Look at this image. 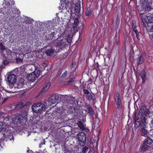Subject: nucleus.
<instances>
[{
	"label": "nucleus",
	"instance_id": "nucleus-57",
	"mask_svg": "<svg viewBox=\"0 0 153 153\" xmlns=\"http://www.w3.org/2000/svg\"><path fill=\"white\" fill-rule=\"evenodd\" d=\"M100 133H101V130H100V129L98 132V133L97 135H98L99 136L100 135Z\"/></svg>",
	"mask_w": 153,
	"mask_h": 153
},
{
	"label": "nucleus",
	"instance_id": "nucleus-50",
	"mask_svg": "<svg viewBox=\"0 0 153 153\" xmlns=\"http://www.w3.org/2000/svg\"><path fill=\"white\" fill-rule=\"evenodd\" d=\"M4 140H6V141H8L9 140V138L8 137V135H5L4 134Z\"/></svg>",
	"mask_w": 153,
	"mask_h": 153
},
{
	"label": "nucleus",
	"instance_id": "nucleus-29",
	"mask_svg": "<svg viewBox=\"0 0 153 153\" xmlns=\"http://www.w3.org/2000/svg\"><path fill=\"white\" fill-rule=\"evenodd\" d=\"M8 127L5 125L2 122L0 123V131H7L8 130Z\"/></svg>",
	"mask_w": 153,
	"mask_h": 153
},
{
	"label": "nucleus",
	"instance_id": "nucleus-10",
	"mask_svg": "<svg viewBox=\"0 0 153 153\" xmlns=\"http://www.w3.org/2000/svg\"><path fill=\"white\" fill-rule=\"evenodd\" d=\"M134 127L135 128L137 129L139 127H140L142 123H145L146 122L143 121L142 118L140 117L139 116H136V113H135L134 115Z\"/></svg>",
	"mask_w": 153,
	"mask_h": 153
},
{
	"label": "nucleus",
	"instance_id": "nucleus-39",
	"mask_svg": "<svg viewBox=\"0 0 153 153\" xmlns=\"http://www.w3.org/2000/svg\"><path fill=\"white\" fill-rule=\"evenodd\" d=\"M99 120L97 119H96V120H95L94 122V128H98L99 126Z\"/></svg>",
	"mask_w": 153,
	"mask_h": 153
},
{
	"label": "nucleus",
	"instance_id": "nucleus-22",
	"mask_svg": "<svg viewBox=\"0 0 153 153\" xmlns=\"http://www.w3.org/2000/svg\"><path fill=\"white\" fill-rule=\"evenodd\" d=\"M140 74L142 79V83H145L147 79L146 71L144 70H142L141 71Z\"/></svg>",
	"mask_w": 153,
	"mask_h": 153
},
{
	"label": "nucleus",
	"instance_id": "nucleus-28",
	"mask_svg": "<svg viewBox=\"0 0 153 153\" xmlns=\"http://www.w3.org/2000/svg\"><path fill=\"white\" fill-rule=\"evenodd\" d=\"M81 5L80 4L76 3L75 7V14L78 15L80 10Z\"/></svg>",
	"mask_w": 153,
	"mask_h": 153
},
{
	"label": "nucleus",
	"instance_id": "nucleus-3",
	"mask_svg": "<svg viewBox=\"0 0 153 153\" xmlns=\"http://www.w3.org/2000/svg\"><path fill=\"white\" fill-rule=\"evenodd\" d=\"M76 138L77 144L81 147L85 146L86 142V135L83 132H79L76 134Z\"/></svg>",
	"mask_w": 153,
	"mask_h": 153
},
{
	"label": "nucleus",
	"instance_id": "nucleus-49",
	"mask_svg": "<svg viewBox=\"0 0 153 153\" xmlns=\"http://www.w3.org/2000/svg\"><path fill=\"white\" fill-rule=\"evenodd\" d=\"M16 60V62L18 63L22 62V59L19 58H17Z\"/></svg>",
	"mask_w": 153,
	"mask_h": 153
},
{
	"label": "nucleus",
	"instance_id": "nucleus-15",
	"mask_svg": "<svg viewBox=\"0 0 153 153\" xmlns=\"http://www.w3.org/2000/svg\"><path fill=\"white\" fill-rule=\"evenodd\" d=\"M146 125L145 123H142L140 127L141 129L139 131L141 136L145 137L148 136L149 132L145 128Z\"/></svg>",
	"mask_w": 153,
	"mask_h": 153
},
{
	"label": "nucleus",
	"instance_id": "nucleus-16",
	"mask_svg": "<svg viewBox=\"0 0 153 153\" xmlns=\"http://www.w3.org/2000/svg\"><path fill=\"white\" fill-rule=\"evenodd\" d=\"M27 108L22 109L21 111V114H18L21 116V117L25 122H26L27 119Z\"/></svg>",
	"mask_w": 153,
	"mask_h": 153
},
{
	"label": "nucleus",
	"instance_id": "nucleus-13",
	"mask_svg": "<svg viewBox=\"0 0 153 153\" xmlns=\"http://www.w3.org/2000/svg\"><path fill=\"white\" fill-rule=\"evenodd\" d=\"M85 111L91 117H93L95 113L94 111L90 104H87L85 106Z\"/></svg>",
	"mask_w": 153,
	"mask_h": 153
},
{
	"label": "nucleus",
	"instance_id": "nucleus-32",
	"mask_svg": "<svg viewBox=\"0 0 153 153\" xmlns=\"http://www.w3.org/2000/svg\"><path fill=\"white\" fill-rule=\"evenodd\" d=\"M54 52V50L52 48H50L47 50L45 51V53L48 56H50L53 55Z\"/></svg>",
	"mask_w": 153,
	"mask_h": 153
},
{
	"label": "nucleus",
	"instance_id": "nucleus-12",
	"mask_svg": "<svg viewBox=\"0 0 153 153\" xmlns=\"http://www.w3.org/2000/svg\"><path fill=\"white\" fill-rule=\"evenodd\" d=\"M63 111L61 112H58L56 111H53L52 114V115L53 118L57 117V118L61 120L64 119V117L66 116L65 113L63 112Z\"/></svg>",
	"mask_w": 153,
	"mask_h": 153
},
{
	"label": "nucleus",
	"instance_id": "nucleus-56",
	"mask_svg": "<svg viewBox=\"0 0 153 153\" xmlns=\"http://www.w3.org/2000/svg\"><path fill=\"white\" fill-rule=\"evenodd\" d=\"M3 117H0V123L1 122L3 123V120H2V118Z\"/></svg>",
	"mask_w": 153,
	"mask_h": 153
},
{
	"label": "nucleus",
	"instance_id": "nucleus-41",
	"mask_svg": "<svg viewBox=\"0 0 153 153\" xmlns=\"http://www.w3.org/2000/svg\"><path fill=\"white\" fill-rule=\"evenodd\" d=\"M91 13V10L90 8H88L86 10V11L85 12V15L87 16H88Z\"/></svg>",
	"mask_w": 153,
	"mask_h": 153
},
{
	"label": "nucleus",
	"instance_id": "nucleus-1",
	"mask_svg": "<svg viewBox=\"0 0 153 153\" xmlns=\"http://www.w3.org/2000/svg\"><path fill=\"white\" fill-rule=\"evenodd\" d=\"M73 0H62L61 1V5L59 7L60 10H65L71 15L72 10L74 5Z\"/></svg>",
	"mask_w": 153,
	"mask_h": 153
},
{
	"label": "nucleus",
	"instance_id": "nucleus-30",
	"mask_svg": "<svg viewBox=\"0 0 153 153\" xmlns=\"http://www.w3.org/2000/svg\"><path fill=\"white\" fill-rule=\"evenodd\" d=\"M145 22L147 23L153 22V17L150 16H146L144 18Z\"/></svg>",
	"mask_w": 153,
	"mask_h": 153
},
{
	"label": "nucleus",
	"instance_id": "nucleus-37",
	"mask_svg": "<svg viewBox=\"0 0 153 153\" xmlns=\"http://www.w3.org/2000/svg\"><path fill=\"white\" fill-rule=\"evenodd\" d=\"M0 50L2 52H3L4 51H5L6 53H7V51L9 50L7 49L3 43H1L0 44Z\"/></svg>",
	"mask_w": 153,
	"mask_h": 153
},
{
	"label": "nucleus",
	"instance_id": "nucleus-19",
	"mask_svg": "<svg viewBox=\"0 0 153 153\" xmlns=\"http://www.w3.org/2000/svg\"><path fill=\"white\" fill-rule=\"evenodd\" d=\"M114 99L115 104L119 103L120 102H122L120 94L118 92H117L115 93Z\"/></svg>",
	"mask_w": 153,
	"mask_h": 153
},
{
	"label": "nucleus",
	"instance_id": "nucleus-9",
	"mask_svg": "<svg viewBox=\"0 0 153 153\" xmlns=\"http://www.w3.org/2000/svg\"><path fill=\"white\" fill-rule=\"evenodd\" d=\"M40 71H37L36 73L35 71L32 73L28 74L27 76L28 80L32 82H34L40 75Z\"/></svg>",
	"mask_w": 153,
	"mask_h": 153
},
{
	"label": "nucleus",
	"instance_id": "nucleus-38",
	"mask_svg": "<svg viewBox=\"0 0 153 153\" xmlns=\"http://www.w3.org/2000/svg\"><path fill=\"white\" fill-rule=\"evenodd\" d=\"M54 32H52L49 35V37L47 38V40H50L53 39L54 40V39L55 38V37L53 38L54 37Z\"/></svg>",
	"mask_w": 153,
	"mask_h": 153
},
{
	"label": "nucleus",
	"instance_id": "nucleus-44",
	"mask_svg": "<svg viewBox=\"0 0 153 153\" xmlns=\"http://www.w3.org/2000/svg\"><path fill=\"white\" fill-rule=\"evenodd\" d=\"M86 83H85L84 82H83L80 85V87L82 89H85L86 87Z\"/></svg>",
	"mask_w": 153,
	"mask_h": 153
},
{
	"label": "nucleus",
	"instance_id": "nucleus-48",
	"mask_svg": "<svg viewBox=\"0 0 153 153\" xmlns=\"http://www.w3.org/2000/svg\"><path fill=\"white\" fill-rule=\"evenodd\" d=\"M9 84V87L10 88H12L13 87L14 85V84L15 82H13V83H11V82H8Z\"/></svg>",
	"mask_w": 153,
	"mask_h": 153
},
{
	"label": "nucleus",
	"instance_id": "nucleus-2",
	"mask_svg": "<svg viewBox=\"0 0 153 153\" xmlns=\"http://www.w3.org/2000/svg\"><path fill=\"white\" fill-rule=\"evenodd\" d=\"M152 111L148 109L145 105H142L140 108L137 116L142 118L143 121L146 122L147 117H149Z\"/></svg>",
	"mask_w": 153,
	"mask_h": 153
},
{
	"label": "nucleus",
	"instance_id": "nucleus-6",
	"mask_svg": "<svg viewBox=\"0 0 153 153\" xmlns=\"http://www.w3.org/2000/svg\"><path fill=\"white\" fill-rule=\"evenodd\" d=\"M115 106L116 109L114 112V114L117 117H119L124 111V103L120 102L119 103L115 104Z\"/></svg>",
	"mask_w": 153,
	"mask_h": 153
},
{
	"label": "nucleus",
	"instance_id": "nucleus-7",
	"mask_svg": "<svg viewBox=\"0 0 153 153\" xmlns=\"http://www.w3.org/2000/svg\"><path fill=\"white\" fill-rule=\"evenodd\" d=\"M32 108L33 111L36 113H39L45 110V105L41 103H37L35 106L33 105Z\"/></svg>",
	"mask_w": 153,
	"mask_h": 153
},
{
	"label": "nucleus",
	"instance_id": "nucleus-18",
	"mask_svg": "<svg viewBox=\"0 0 153 153\" xmlns=\"http://www.w3.org/2000/svg\"><path fill=\"white\" fill-rule=\"evenodd\" d=\"M4 4L6 8H11L15 4V1L13 0H4Z\"/></svg>",
	"mask_w": 153,
	"mask_h": 153
},
{
	"label": "nucleus",
	"instance_id": "nucleus-14",
	"mask_svg": "<svg viewBox=\"0 0 153 153\" xmlns=\"http://www.w3.org/2000/svg\"><path fill=\"white\" fill-rule=\"evenodd\" d=\"M11 11L9 14L11 18L12 19L19 17L20 15V12L17 8H13L11 9Z\"/></svg>",
	"mask_w": 153,
	"mask_h": 153
},
{
	"label": "nucleus",
	"instance_id": "nucleus-54",
	"mask_svg": "<svg viewBox=\"0 0 153 153\" xmlns=\"http://www.w3.org/2000/svg\"><path fill=\"white\" fill-rule=\"evenodd\" d=\"M67 71H65L62 74V76H63V77H65L67 75Z\"/></svg>",
	"mask_w": 153,
	"mask_h": 153
},
{
	"label": "nucleus",
	"instance_id": "nucleus-36",
	"mask_svg": "<svg viewBox=\"0 0 153 153\" xmlns=\"http://www.w3.org/2000/svg\"><path fill=\"white\" fill-rule=\"evenodd\" d=\"M55 97L53 95L51 96L50 98L49 99V102L51 104H54L56 102V101L55 99Z\"/></svg>",
	"mask_w": 153,
	"mask_h": 153
},
{
	"label": "nucleus",
	"instance_id": "nucleus-23",
	"mask_svg": "<svg viewBox=\"0 0 153 153\" xmlns=\"http://www.w3.org/2000/svg\"><path fill=\"white\" fill-rule=\"evenodd\" d=\"M50 86V84L49 83H47L39 94V96L40 95H42L44 92L47 91L49 88Z\"/></svg>",
	"mask_w": 153,
	"mask_h": 153
},
{
	"label": "nucleus",
	"instance_id": "nucleus-55",
	"mask_svg": "<svg viewBox=\"0 0 153 153\" xmlns=\"http://www.w3.org/2000/svg\"><path fill=\"white\" fill-rule=\"evenodd\" d=\"M150 126L151 127H153V120H152V121L151 122V123L150 124Z\"/></svg>",
	"mask_w": 153,
	"mask_h": 153
},
{
	"label": "nucleus",
	"instance_id": "nucleus-26",
	"mask_svg": "<svg viewBox=\"0 0 153 153\" xmlns=\"http://www.w3.org/2000/svg\"><path fill=\"white\" fill-rule=\"evenodd\" d=\"M56 43L57 47H62L61 48L60 47V48H61L62 50V48L65 47V46L66 45V42H65L63 40H59Z\"/></svg>",
	"mask_w": 153,
	"mask_h": 153
},
{
	"label": "nucleus",
	"instance_id": "nucleus-20",
	"mask_svg": "<svg viewBox=\"0 0 153 153\" xmlns=\"http://www.w3.org/2000/svg\"><path fill=\"white\" fill-rule=\"evenodd\" d=\"M7 79L8 82H15L16 81V76L13 74H10L7 76Z\"/></svg>",
	"mask_w": 153,
	"mask_h": 153
},
{
	"label": "nucleus",
	"instance_id": "nucleus-47",
	"mask_svg": "<svg viewBox=\"0 0 153 153\" xmlns=\"http://www.w3.org/2000/svg\"><path fill=\"white\" fill-rule=\"evenodd\" d=\"M53 96H54V97H55V100H56V101L57 100H59V96L58 94H53Z\"/></svg>",
	"mask_w": 153,
	"mask_h": 153
},
{
	"label": "nucleus",
	"instance_id": "nucleus-11",
	"mask_svg": "<svg viewBox=\"0 0 153 153\" xmlns=\"http://www.w3.org/2000/svg\"><path fill=\"white\" fill-rule=\"evenodd\" d=\"M13 122L15 125L17 126L22 125L26 123V122H24L23 119L21 117V116L18 114L15 116Z\"/></svg>",
	"mask_w": 153,
	"mask_h": 153
},
{
	"label": "nucleus",
	"instance_id": "nucleus-8",
	"mask_svg": "<svg viewBox=\"0 0 153 153\" xmlns=\"http://www.w3.org/2000/svg\"><path fill=\"white\" fill-rule=\"evenodd\" d=\"M11 51L10 50H8L7 51V53L4 55L3 57V64L4 65H6L8 64L10 60L12 58L11 55Z\"/></svg>",
	"mask_w": 153,
	"mask_h": 153
},
{
	"label": "nucleus",
	"instance_id": "nucleus-53",
	"mask_svg": "<svg viewBox=\"0 0 153 153\" xmlns=\"http://www.w3.org/2000/svg\"><path fill=\"white\" fill-rule=\"evenodd\" d=\"M135 34H136V37L137 38V39L139 40H140V38L139 35V32H138L137 33H135Z\"/></svg>",
	"mask_w": 153,
	"mask_h": 153
},
{
	"label": "nucleus",
	"instance_id": "nucleus-63",
	"mask_svg": "<svg viewBox=\"0 0 153 153\" xmlns=\"http://www.w3.org/2000/svg\"><path fill=\"white\" fill-rule=\"evenodd\" d=\"M152 29H153V26H152Z\"/></svg>",
	"mask_w": 153,
	"mask_h": 153
},
{
	"label": "nucleus",
	"instance_id": "nucleus-46",
	"mask_svg": "<svg viewBox=\"0 0 153 153\" xmlns=\"http://www.w3.org/2000/svg\"><path fill=\"white\" fill-rule=\"evenodd\" d=\"M75 80V78L74 77H73L70 78L69 80L68 81V83H72Z\"/></svg>",
	"mask_w": 153,
	"mask_h": 153
},
{
	"label": "nucleus",
	"instance_id": "nucleus-24",
	"mask_svg": "<svg viewBox=\"0 0 153 153\" xmlns=\"http://www.w3.org/2000/svg\"><path fill=\"white\" fill-rule=\"evenodd\" d=\"M131 25L133 32H134L135 33L138 32L137 29V26H136V22L134 20H132L131 21Z\"/></svg>",
	"mask_w": 153,
	"mask_h": 153
},
{
	"label": "nucleus",
	"instance_id": "nucleus-40",
	"mask_svg": "<svg viewBox=\"0 0 153 153\" xmlns=\"http://www.w3.org/2000/svg\"><path fill=\"white\" fill-rule=\"evenodd\" d=\"M99 65L98 63V62H97L96 64L94 66V69H95L96 70L97 72L98 73V71L99 70Z\"/></svg>",
	"mask_w": 153,
	"mask_h": 153
},
{
	"label": "nucleus",
	"instance_id": "nucleus-61",
	"mask_svg": "<svg viewBox=\"0 0 153 153\" xmlns=\"http://www.w3.org/2000/svg\"><path fill=\"white\" fill-rule=\"evenodd\" d=\"M2 147L1 145V144L0 143V149H2Z\"/></svg>",
	"mask_w": 153,
	"mask_h": 153
},
{
	"label": "nucleus",
	"instance_id": "nucleus-35",
	"mask_svg": "<svg viewBox=\"0 0 153 153\" xmlns=\"http://www.w3.org/2000/svg\"><path fill=\"white\" fill-rule=\"evenodd\" d=\"M137 65L138 66L140 64H142L144 61L143 58L141 56H140L137 59Z\"/></svg>",
	"mask_w": 153,
	"mask_h": 153
},
{
	"label": "nucleus",
	"instance_id": "nucleus-4",
	"mask_svg": "<svg viewBox=\"0 0 153 153\" xmlns=\"http://www.w3.org/2000/svg\"><path fill=\"white\" fill-rule=\"evenodd\" d=\"M146 137V138L144 140L142 146L139 149L142 153H146V151L149 150V146L148 145L151 144L153 142L152 140L149 137Z\"/></svg>",
	"mask_w": 153,
	"mask_h": 153
},
{
	"label": "nucleus",
	"instance_id": "nucleus-60",
	"mask_svg": "<svg viewBox=\"0 0 153 153\" xmlns=\"http://www.w3.org/2000/svg\"><path fill=\"white\" fill-rule=\"evenodd\" d=\"M2 41H3L2 40H1L0 39V44L1 43H2Z\"/></svg>",
	"mask_w": 153,
	"mask_h": 153
},
{
	"label": "nucleus",
	"instance_id": "nucleus-59",
	"mask_svg": "<svg viewBox=\"0 0 153 153\" xmlns=\"http://www.w3.org/2000/svg\"><path fill=\"white\" fill-rule=\"evenodd\" d=\"M3 114L4 113L3 112L0 111V116H2Z\"/></svg>",
	"mask_w": 153,
	"mask_h": 153
},
{
	"label": "nucleus",
	"instance_id": "nucleus-62",
	"mask_svg": "<svg viewBox=\"0 0 153 153\" xmlns=\"http://www.w3.org/2000/svg\"><path fill=\"white\" fill-rule=\"evenodd\" d=\"M135 74L136 75V76H137V73H135Z\"/></svg>",
	"mask_w": 153,
	"mask_h": 153
},
{
	"label": "nucleus",
	"instance_id": "nucleus-52",
	"mask_svg": "<svg viewBox=\"0 0 153 153\" xmlns=\"http://www.w3.org/2000/svg\"><path fill=\"white\" fill-rule=\"evenodd\" d=\"M113 123L114 124V125L113 127V129H114V128H116V129H117V122H114Z\"/></svg>",
	"mask_w": 153,
	"mask_h": 153
},
{
	"label": "nucleus",
	"instance_id": "nucleus-45",
	"mask_svg": "<svg viewBox=\"0 0 153 153\" xmlns=\"http://www.w3.org/2000/svg\"><path fill=\"white\" fill-rule=\"evenodd\" d=\"M83 92L84 94H89L90 92L88 89H83Z\"/></svg>",
	"mask_w": 153,
	"mask_h": 153
},
{
	"label": "nucleus",
	"instance_id": "nucleus-27",
	"mask_svg": "<svg viewBox=\"0 0 153 153\" xmlns=\"http://www.w3.org/2000/svg\"><path fill=\"white\" fill-rule=\"evenodd\" d=\"M85 97L86 99L89 101L92 100L94 102H95L96 100L95 96L94 94H92L90 93L89 94L86 95Z\"/></svg>",
	"mask_w": 153,
	"mask_h": 153
},
{
	"label": "nucleus",
	"instance_id": "nucleus-33",
	"mask_svg": "<svg viewBox=\"0 0 153 153\" xmlns=\"http://www.w3.org/2000/svg\"><path fill=\"white\" fill-rule=\"evenodd\" d=\"M24 106V103L22 102H21L17 104L16 105L15 108L16 109H22Z\"/></svg>",
	"mask_w": 153,
	"mask_h": 153
},
{
	"label": "nucleus",
	"instance_id": "nucleus-17",
	"mask_svg": "<svg viewBox=\"0 0 153 153\" xmlns=\"http://www.w3.org/2000/svg\"><path fill=\"white\" fill-rule=\"evenodd\" d=\"M77 110V109L76 110L74 107H71L69 108L67 112L68 114H70L75 117L77 116L78 114V112L76 111Z\"/></svg>",
	"mask_w": 153,
	"mask_h": 153
},
{
	"label": "nucleus",
	"instance_id": "nucleus-58",
	"mask_svg": "<svg viewBox=\"0 0 153 153\" xmlns=\"http://www.w3.org/2000/svg\"><path fill=\"white\" fill-rule=\"evenodd\" d=\"M88 82H93L92 79L91 78H90L89 79Z\"/></svg>",
	"mask_w": 153,
	"mask_h": 153
},
{
	"label": "nucleus",
	"instance_id": "nucleus-34",
	"mask_svg": "<svg viewBox=\"0 0 153 153\" xmlns=\"http://www.w3.org/2000/svg\"><path fill=\"white\" fill-rule=\"evenodd\" d=\"M73 151V148L72 147H68L67 148L64 149L63 151L64 153H72Z\"/></svg>",
	"mask_w": 153,
	"mask_h": 153
},
{
	"label": "nucleus",
	"instance_id": "nucleus-31",
	"mask_svg": "<svg viewBox=\"0 0 153 153\" xmlns=\"http://www.w3.org/2000/svg\"><path fill=\"white\" fill-rule=\"evenodd\" d=\"M79 23V22L78 21V20L77 19L75 18L74 19V25L73 27H72L73 30H75V31L77 30V26Z\"/></svg>",
	"mask_w": 153,
	"mask_h": 153
},
{
	"label": "nucleus",
	"instance_id": "nucleus-21",
	"mask_svg": "<svg viewBox=\"0 0 153 153\" xmlns=\"http://www.w3.org/2000/svg\"><path fill=\"white\" fill-rule=\"evenodd\" d=\"M76 124L78 125V127L82 131H84L86 130L87 132H89L90 130L84 126V124L81 121H78Z\"/></svg>",
	"mask_w": 153,
	"mask_h": 153
},
{
	"label": "nucleus",
	"instance_id": "nucleus-42",
	"mask_svg": "<svg viewBox=\"0 0 153 153\" xmlns=\"http://www.w3.org/2000/svg\"><path fill=\"white\" fill-rule=\"evenodd\" d=\"M88 147L85 146L83 147L82 150V153H87L88 151Z\"/></svg>",
	"mask_w": 153,
	"mask_h": 153
},
{
	"label": "nucleus",
	"instance_id": "nucleus-5",
	"mask_svg": "<svg viewBox=\"0 0 153 153\" xmlns=\"http://www.w3.org/2000/svg\"><path fill=\"white\" fill-rule=\"evenodd\" d=\"M143 3V5L141 7V9L142 8H144V6L146 5L145 6L148 7V6L150 4H152V0H142ZM146 11V8H143V10L141 9L140 7L138 9V11L140 15L141 16V19L142 20H143L144 18V17L145 16V15L144 13Z\"/></svg>",
	"mask_w": 153,
	"mask_h": 153
},
{
	"label": "nucleus",
	"instance_id": "nucleus-25",
	"mask_svg": "<svg viewBox=\"0 0 153 153\" xmlns=\"http://www.w3.org/2000/svg\"><path fill=\"white\" fill-rule=\"evenodd\" d=\"M2 120H3V124H4L7 127H8L9 126V124H10V117H3L2 118Z\"/></svg>",
	"mask_w": 153,
	"mask_h": 153
},
{
	"label": "nucleus",
	"instance_id": "nucleus-51",
	"mask_svg": "<svg viewBox=\"0 0 153 153\" xmlns=\"http://www.w3.org/2000/svg\"><path fill=\"white\" fill-rule=\"evenodd\" d=\"M150 38L153 39V32H151L149 33Z\"/></svg>",
	"mask_w": 153,
	"mask_h": 153
},
{
	"label": "nucleus",
	"instance_id": "nucleus-43",
	"mask_svg": "<svg viewBox=\"0 0 153 153\" xmlns=\"http://www.w3.org/2000/svg\"><path fill=\"white\" fill-rule=\"evenodd\" d=\"M8 137L9 138V140L11 141H14V138L12 134L10 133L8 135Z\"/></svg>",
	"mask_w": 153,
	"mask_h": 153
}]
</instances>
